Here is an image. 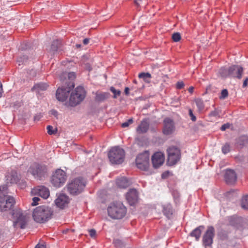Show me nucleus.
<instances>
[{"instance_id": "12", "label": "nucleus", "mask_w": 248, "mask_h": 248, "mask_svg": "<svg viewBox=\"0 0 248 248\" xmlns=\"http://www.w3.org/2000/svg\"><path fill=\"white\" fill-rule=\"evenodd\" d=\"M215 235V229L213 226H209L202 237V243L205 248H211Z\"/></svg>"}, {"instance_id": "30", "label": "nucleus", "mask_w": 248, "mask_h": 248, "mask_svg": "<svg viewBox=\"0 0 248 248\" xmlns=\"http://www.w3.org/2000/svg\"><path fill=\"white\" fill-rule=\"evenodd\" d=\"M219 73L220 76L223 78H226L229 76H230L229 68L227 69L224 67H222L220 69Z\"/></svg>"}, {"instance_id": "6", "label": "nucleus", "mask_w": 248, "mask_h": 248, "mask_svg": "<svg viewBox=\"0 0 248 248\" xmlns=\"http://www.w3.org/2000/svg\"><path fill=\"white\" fill-rule=\"evenodd\" d=\"M124 151L119 147L112 148L108 153V157L112 164H120L124 161Z\"/></svg>"}, {"instance_id": "34", "label": "nucleus", "mask_w": 248, "mask_h": 248, "mask_svg": "<svg viewBox=\"0 0 248 248\" xmlns=\"http://www.w3.org/2000/svg\"><path fill=\"white\" fill-rule=\"evenodd\" d=\"M46 129L47 130L48 134L50 135L56 133L57 131V129H54L53 126L51 125H47Z\"/></svg>"}, {"instance_id": "45", "label": "nucleus", "mask_w": 248, "mask_h": 248, "mask_svg": "<svg viewBox=\"0 0 248 248\" xmlns=\"http://www.w3.org/2000/svg\"><path fill=\"white\" fill-rule=\"evenodd\" d=\"M90 235L92 237H93L96 235V231L94 229H91L89 230Z\"/></svg>"}, {"instance_id": "22", "label": "nucleus", "mask_w": 248, "mask_h": 248, "mask_svg": "<svg viewBox=\"0 0 248 248\" xmlns=\"http://www.w3.org/2000/svg\"><path fill=\"white\" fill-rule=\"evenodd\" d=\"M149 124L147 120H143L137 128V132L139 134L146 133L149 129Z\"/></svg>"}, {"instance_id": "10", "label": "nucleus", "mask_w": 248, "mask_h": 248, "mask_svg": "<svg viewBox=\"0 0 248 248\" xmlns=\"http://www.w3.org/2000/svg\"><path fill=\"white\" fill-rule=\"evenodd\" d=\"M13 215L15 219L14 227H19L21 229L25 228L27 223V214L20 210H17L13 213Z\"/></svg>"}, {"instance_id": "4", "label": "nucleus", "mask_w": 248, "mask_h": 248, "mask_svg": "<svg viewBox=\"0 0 248 248\" xmlns=\"http://www.w3.org/2000/svg\"><path fill=\"white\" fill-rule=\"evenodd\" d=\"M85 186V181L82 178L79 177L71 180L66 187L70 194L76 195L83 191Z\"/></svg>"}, {"instance_id": "8", "label": "nucleus", "mask_w": 248, "mask_h": 248, "mask_svg": "<svg viewBox=\"0 0 248 248\" xmlns=\"http://www.w3.org/2000/svg\"><path fill=\"white\" fill-rule=\"evenodd\" d=\"M28 171L31 173L35 179L40 180L46 175L47 173V168L45 165L34 163L30 166Z\"/></svg>"}, {"instance_id": "35", "label": "nucleus", "mask_w": 248, "mask_h": 248, "mask_svg": "<svg viewBox=\"0 0 248 248\" xmlns=\"http://www.w3.org/2000/svg\"><path fill=\"white\" fill-rule=\"evenodd\" d=\"M110 90L114 94L113 97L114 98H117V96H119L121 94V91L120 90H116L113 87H111L110 88Z\"/></svg>"}, {"instance_id": "46", "label": "nucleus", "mask_w": 248, "mask_h": 248, "mask_svg": "<svg viewBox=\"0 0 248 248\" xmlns=\"http://www.w3.org/2000/svg\"><path fill=\"white\" fill-rule=\"evenodd\" d=\"M230 126V124H225L221 126L220 127V130L222 131L225 130L227 128H229Z\"/></svg>"}, {"instance_id": "41", "label": "nucleus", "mask_w": 248, "mask_h": 248, "mask_svg": "<svg viewBox=\"0 0 248 248\" xmlns=\"http://www.w3.org/2000/svg\"><path fill=\"white\" fill-rule=\"evenodd\" d=\"M40 201V198L38 197H33L32 198V202L31 203V205L35 206L38 204V202Z\"/></svg>"}, {"instance_id": "19", "label": "nucleus", "mask_w": 248, "mask_h": 248, "mask_svg": "<svg viewBox=\"0 0 248 248\" xmlns=\"http://www.w3.org/2000/svg\"><path fill=\"white\" fill-rule=\"evenodd\" d=\"M126 199L130 205H134L138 201V195L136 189H131L126 194Z\"/></svg>"}, {"instance_id": "47", "label": "nucleus", "mask_w": 248, "mask_h": 248, "mask_svg": "<svg viewBox=\"0 0 248 248\" xmlns=\"http://www.w3.org/2000/svg\"><path fill=\"white\" fill-rule=\"evenodd\" d=\"M248 84V78H247L243 82V87H246Z\"/></svg>"}, {"instance_id": "14", "label": "nucleus", "mask_w": 248, "mask_h": 248, "mask_svg": "<svg viewBox=\"0 0 248 248\" xmlns=\"http://www.w3.org/2000/svg\"><path fill=\"white\" fill-rule=\"evenodd\" d=\"M32 195H38L44 199H47L49 196V189L42 186H38L32 189L31 191Z\"/></svg>"}, {"instance_id": "15", "label": "nucleus", "mask_w": 248, "mask_h": 248, "mask_svg": "<svg viewBox=\"0 0 248 248\" xmlns=\"http://www.w3.org/2000/svg\"><path fill=\"white\" fill-rule=\"evenodd\" d=\"M71 89V87L59 88L56 93V98L61 102L65 101L69 95Z\"/></svg>"}, {"instance_id": "18", "label": "nucleus", "mask_w": 248, "mask_h": 248, "mask_svg": "<svg viewBox=\"0 0 248 248\" xmlns=\"http://www.w3.org/2000/svg\"><path fill=\"white\" fill-rule=\"evenodd\" d=\"M19 180V176L15 170H8L5 175V182L7 184H16Z\"/></svg>"}, {"instance_id": "16", "label": "nucleus", "mask_w": 248, "mask_h": 248, "mask_svg": "<svg viewBox=\"0 0 248 248\" xmlns=\"http://www.w3.org/2000/svg\"><path fill=\"white\" fill-rule=\"evenodd\" d=\"M165 160V156L161 152L155 153L152 156L153 166L155 168H158L161 166Z\"/></svg>"}, {"instance_id": "2", "label": "nucleus", "mask_w": 248, "mask_h": 248, "mask_svg": "<svg viewBox=\"0 0 248 248\" xmlns=\"http://www.w3.org/2000/svg\"><path fill=\"white\" fill-rule=\"evenodd\" d=\"M52 215L51 209L45 206H39L34 209L32 217L37 223H43L49 219Z\"/></svg>"}, {"instance_id": "55", "label": "nucleus", "mask_w": 248, "mask_h": 248, "mask_svg": "<svg viewBox=\"0 0 248 248\" xmlns=\"http://www.w3.org/2000/svg\"><path fill=\"white\" fill-rule=\"evenodd\" d=\"M85 68L89 71H90L92 69V68L90 65H88V66H86Z\"/></svg>"}, {"instance_id": "33", "label": "nucleus", "mask_w": 248, "mask_h": 248, "mask_svg": "<svg viewBox=\"0 0 248 248\" xmlns=\"http://www.w3.org/2000/svg\"><path fill=\"white\" fill-rule=\"evenodd\" d=\"M181 39V36L180 33L175 32L172 35V39L175 42H179Z\"/></svg>"}, {"instance_id": "57", "label": "nucleus", "mask_w": 248, "mask_h": 248, "mask_svg": "<svg viewBox=\"0 0 248 248\" xmlns=\"http://www.w3.org/2000/svg\"><path fill=\"white\" fill-rule=\"evenodd\" d=\"M77 47H80V45H77Z\"/></svg>"}, {"instance_id": "24", "label": "nucleus", "mask_w": 248, "mask_h": 248, "mask_svg": "<svg viewBox=\"0 0 248 248\" xmlns=\"http://www.w3.org/2000/svg\"><path fill=\"white\" fill-rule=\"evenodd\" d=\"M116 184L120 188H126L129 185V182L125 177H121L116 180Z\"/></svg>"}, {"instance_id": "1", "label": "nucleus", "mask_w": 248, "mask_h": 248, "mask_svg": "<svg viewBox=\"0 0 248 248\" xmlns=\"http://www.w3.org/2000/svg\"><path fill=\"white\" fill-rule=\"evenodd\" d=\"M7 186H0V211H7L13 208L15 203L14 198L11 196H7Z\"/></svg>"}, {"instance_id": "11", "label": "nucleus", "mask_w": 248, "mask_h": 248, "mask_svg": "<svg viewBox=\"0 0 248 248\" xmlns=\"http://www.w3.org/2000/svg\"><path fill=\"white\" fill-rule=\"evenodd\" d=\"M149 154L147 152L139 154L136 159V166L141 170H147L150 166Z\"/></svg>"}, {"instance_id": "13", "label": "nucleus", "mask_w": 248, "mask_h": 248, "mask_svg": "<svg viewBox=\"0 0 248 248\" xmlns=\"http://www.w3.org/2000/svg\"><path fill=\"white\" fill-rule=\"evenodd\" d=\"M175 130L174 122L170 118H166L163 121V132L164 134L169 135L172 134Z\"/></svg>"}, {"instance_id": "38", "label": "nucleus", "mask_w": 248, "mask_h": 248, "mask_svg": "<svg viewBox=\"0 0 248 248\" xmlns=\"http://www.w3.org/2000/svg\"><path fill=\"white\" fill-rule=\"evenodd\" d=\"M115 247L118 248H122L123 246L122 242L119 239H115L113 241Z\"/></svg>"}, {"instance_id": "17", "label": "nucleus", "mask_w": 248, "mask_h": 248, "mask_svg": "<svg viewBox=\"0 0 248 248\" xmlns=\"http://www.w3.org/2000/svg\"><path fill=\"white\" fill-rule=\"evenodd\" d=\"M69 202V197L64 194H61L55 200L56 206L61 209H63L67 206Z\"/></svg>"}, {"instance_id": "31", "label": "nucleus", "mask_w": 248, "mask_h": 248, "mask_svg": "<svg viewBox=\"0 0 248 248\" xmlns=\"http://www.w3.org/2000/svg\"><path fill=\"white\" fill-rule=\"evenodd\" d=\"M195 102L199 111H201L204 109V104L202 100L198 98L195 100Z\"/></svg>"}, {"instance_id": "23", "label": "nucleus", "mask_w": 248, "mask_h": 248, "mask_svg": "<svg viewBox=\"0 0 248 248\" xmlns=\"http://www.w3.org/2000/svg\"><path fill=\"white\" fill-rule=\"evenodd\" d=\"M204 228L203 226H200L194 229L190 233V236L195 237L196 241H199L202 234V230Z\"/></svg>"}, {"instance_id": "39", "label": "nucleus", "mask_w": 248, "mask_h": 248, "mask_svg": "<svg viewBox=\"0 0 248 248\" xmlns=\"http://www.w3.org/2000/svg\"><path fill=\"white\" fill-rule=\"evenodd\" d=\"M133 123V120L132 119H129L127 122H124L122 124V127H126L129 126V125Z\"/></svg>"}, {"instance_id": "43", "label": "nucleus", "mask_w": 248, "mask_h": 248, "mask_svg": "<svg viewBox=\"0 0 248 248\" xmlns=\"http://www.w3.org/2000/svg\"><path fill=\"white\" fill-rule=\"evenodd\" d=\"M176 88L178 89H181L184 86V83L183 81H179L176 83Z\"/></svg>"}, {"instance_id": "40", "label": "nucleus", "mask_w": 248, "mask_h": 248, "mask_svg": "<svg viewBox=\"0 0 248 248\" xmlns=\"http://www.w3.org/2000/svg\"><path fill=\"white\" fill-rule=\"evenodd\" d=\"M219 111L217 109H215L214 110L211 111L209 114L210 116L212 117H217L219 115Z\"/></svg>"}, {"instance_id": "48", "label": "nucleus", "mask_w": 248, "mask_h": 248, "mask_svg": "<svg viewBox=\"0 0 248 248\" xmlns=\"http://www.w3.org/2000/svg\"><path fill=\"white\" fill-rule=\"evenodd\" d=\"M51 114L55 116H57L58 115V112L57 111L52 109L50 111Z\"/></svg>"}, {"instance_id": "54", "label": "nucleus", "mask_w": 248, "mask_h": 248, "mask_svg": "<svg viewBox=\"0 0 248 248\" xmlns=\"http://www.w3.org/2000/svg\"><path fill=\"white\" fill-rule=\"evenodd\" d=\"M194 88L192 86H191L188 89V91L190 93H192L193 92Z\"/></svg>"}, {"instance_id": "58", "label": "nucleus", "mask_w": 248, "mask_h": 248, "mask_svg": "<svg viewBox=\"0 0 248 248\" xmlns=\"http://www.w3.org/2000/svg\"><path fill=\"white\" fill-rule=\"evenodd\" d=\"M71 87H72V88H73V87H74V85H73V84H72V85H71Z\"/></svg>"}, {"instance_id": "20", "label": "nucleus", "mask_w": 248, "mask_h": 248, "mask_svg": "<svg viewBox=\"0 0 248 248\" xmlns=\"http://www.w3.org/2000/svg\"><path fill=\"white\" fill-rule=\"evenodd\" d=\"M224 179L228 184H233L236 181V174L233 170H226L224 175Z\"/></svg>"}, {"instance_id": "56", "label": "nucleus", "mask_w": 248, "mask_h": 248, "mask_svg": "<svg viewBox=\"0 0 248 248\" xmlns=\"http://www.w3.org/2000/svg\"><path fill=\"white\" fill-rule=\"evenodd\" d=\"M164 175L165 174L164 173H163L162 175V177L163 178L164 177Z\"/></svg>"}, {"instance_id": "28", "label": "nucleus", "mask_w": 248, "mask_h": 248, "mask_svg": "<svg viewBox=\"0 0 248 248\" xmlns=\"http://www.w3.org/2000/svg\"><path fill=\"white\" fill-rule=\"evenodd\" d=\"M62 46V42L61 40H56L53 42L51 44L50 49L52 51L55 52L58 50Z\"/></svg>"}, {"instance_id": "9", "label": "nucleus", "mask_w": 248, "mask_h": 248, "mask_svg": "<svg viewBox=\"0 0 248 248\" xmlns=\"http://www.w3.org/2000/svg\"><path fill=\"white\" fill-rule=\"evenodd\" d=\"M167 152L168 163L170 166L176 164L180 159L181 152L179 148L171 146L168 148Z\"/></svg>"}, {"instance_id": "26", "label": "nucleus", "mask_w": 248, "mask_h": 248, "mask_svg": "<svg viewBox=\"0 0 248 248\" xmlns=\"http://www.w3.org/2000/svg\"><path fill=\"white\" fill-rule=\"evenodd\" d=\"M48 87L47 84L44 83L36 84L34 85L32 88V91H36L37 92H39L41 91H45Z\"/></svg>"}, {"instance_id": "7", "label": "nucleus", "mask_w": 248, "mask_h": 248, "mask_svg": "<svg viewBox=\"0 0 248 248\" xmlns=\"http://www.w3.org/2000/svg\"><path fill=\"white\" fill-rule=\"evenodd\" d=\"M67 180L66 173L61 169H57L51 177V183L56 187L62 186Z\"/></svg>"}, {"instance_id": "49", "label": "nucleus", "mask_w": 248, "mask_h": 248, "mask_svg": "<svg viewBox=\"0 0 248 248\" xmlns=\"http://www.w3.org/2000/svg\"><path fill=\"white\" fill-rule=\"evenodd\" d=\"M35 248H46V247L44 245L38 244L36 246Z\"/></svg>"}, {"instance_id": "21", "label": "nucleus", "mask_w": 248, "mask_h": 248, "mask_svg": "<svg viewBox=\"0 0 248 248\" xmlns=\"http://www.w3.org/2000/svg\"><path fill=\"white\" fill-rule=\"evenodd\" d=\"M230 77L240 79L243 72V68L239 65H232L229 67Z\"/></svg>"}, {"instance_id": "5", "label": "nucleus", "mask_w": 248, "mask_h": 248, "mask_svg": "<svg viewBox=\"0 0 248 248\" xmlns=\"http://www.w3.org/2000/svg\"><path fill=\"white\" fill-rule=\"evenodd\" d=\"M86 92L81 86H78L73 91L70 95L69 104L75 107L80 104L85 98Z\"/></svg>"}, {"instance_id": "36", "label": "nucleus", "mask_w": 248, "mask_h": 248, "mask_svg": "<svg viewBox=\"0 0 248 248\" xmlns=\"http://www.w3.org/2000/svg\"><path fill=\"white\" fill-rule=\"evenodd\" d=\"M228 96V92L227 89H223L221 92V94L219 96L220 99H224Z\"/></svg>"}, {"instance_id": "27", "label": "nucleus", "mask_w": 248, "mask_h": 248, "mask_svg": "<svg viewBox=\"0 0 248 248\" xmlns=\"http://www.w3.org/2000/svg\"><path fill=\"white\" fill-rule=\"evenodd\" d=\"M109 96V93H98L95 96V100L98 101H103L108 99Z\"/></svg>"}, {"instance_id": "3", "label": "nucleus", "mask_w": 248, "mask_h": 248, "mask_svg": "<svg viewBox=\"0 0 248 248\" xmlns=\"http://www.w3.org/2000/svg\"><path fill=\"white\" fill-rule=\"evenodd\" d=\"M126 207L121 202L111 203L108 208V216L113 219L122 218L126 215Z\"/></svg>"}, {"instance_id": "25", "label": "nucleus", "mask_w": 248, "mask_h": 248, "mask_svg": "<svg viewBox=\"0 0 248 248\" xmlns=\"http://www.w3.org/2000/svg\"><path fill=\"white\" fill-rule=\"evenodd\" d=\"M163 213L167 217H170L172 215L171 205L169 203L164 205L163 206Z\"/></svg>"}, {"instance_id": "44", "label": "nucleus", "mask_w": 248, "mask_h": 248, "mask_svg": "<svg viewBox=\"0 0 248 248\" xmlns=\"http://www.w3.org/2000/svg\"><path fill=\"white\" fill-rule=\"evenodd\" d=\"M68 78L73 80L76 78V74L74 72L69 73L68 74Z\"/></svg>"}, {"instance_id": "51", "label": "nucleus", "mask_w": 248, "mask_h": 248, "mask_svg": "<svg viewBox=\"0 0 248 248\" xmlns=\"http://www.w3.org/2000/svg\"><path fill=\"white\" fill-rule=\"evenodd\" d=\"M89 42V39L88 38H85L83 40V43L84 45H87Z\"/></svg>"}, {"instance_id": "37", "label": "nucleus", "mask_w": 248, "mask_h": 248, "mask_svg": "<svg viewBox=\"0 0 248 248\" xmlns=\"http://www.w3.org/2000/svg\"><path fill=\"white\" fill-rule=\"evenodd\" d=\"M230 151V147L228 144H225L222 148V152L223 154H226Z\"/></svg>"}, {"instance_id": "42", "label": "nucleus", "mask_w": 248, "mask_h": 248, "mask_svg": "<svg viewBox=\"0 0 248 248\" xmlns=\"http://www.w3.org/2000/svg\"><path fill=\"white\" fill-rule=\"evenodd\" d=\"M189 115L190 117H191V120L193 122H195L196 121V116L193 114L192 110L191 109H189Z\"/></svg>"}, {"instance_id": "29", "label": "nucleus", "mask_w": 248, "mask_h": 248, "mask_svg": "<svg viewBox=\"0 0 248 248\" xmlns=\"http://www.w3.org/2000/svg\"><path fill=\"white\" fill-rule=\"evenodd\" d=\"M139 78H143L144 81L147 83L150 82V79L151 78V75L149 73H141L139 74Z\"/></svg>"}, {"instance_id": "52", "label": "nucleus", "mask_w": 248, "mask_h": 248, "mask_svg": "<svg viewBox=\"0 0 248 248\" xmlns=\"http://www.w3.org/2000/svg\"><path fill=\"white\" fill-rule=\"evenodd\" d=\"M2 86L1 83L0 82V97L2 95Z\"/></svg>"}, {"instance_id": "32", "label": "nucleus", "mask_w": 248, "mask_h": 248, "mask_svg": "<svg viewBox=\"0 0 248 248\" xmlns=\"http://www.w3.org/2000/svg\"><path fill=\"white\" fill-rule=\"evenodd\" d=\"M241 206L244 209H248V195L245 196L242 198Z\"/></svg>"}, {"instance_id": "50", "label": "nucleus", "mask_w": 248, "mask_h": 248, "mask_svg": "<svg viewBox=\"0 0 248 248\" xmlns=\"http://www.w3.org/2000/svg\"><path fill=\"white\" fill-rule=\"evenodd\" d=\"M142 0H134V2H135V3L138 6H140V2L142 1Z\"/></svg>"}, {"instance_id": "53", "label": "nucleus", "mask_w": 248, "mask_h": 248, "mask_svg": "<svg viewBox=\"0 0 248 248\" xmlns=\"http://www.w3.org/2000/svg\"><path fill=\"white\" fill-rule=\"evenodd\" d=\"M129 88H128V87H125V88L124 93H125L126 95L129 94Z\"/></svg>"}]
</instances>
